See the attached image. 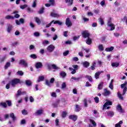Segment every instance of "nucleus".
<instances>
[{
  "instance_id": "72a5a7b5",
  "label": "nucleus",
  "mask_w": 127,
  "mask_h": 127,
  "mask_svg": "<svg viewBox=\"0 0 127 127\" xmlns=\"http://www.w3.org/2000/svg\"><path fill=\"white\" fill-rule=\"evenodd\" d=\"M25 84L26 85H27V86H31V84H32L31 80H26Z\"/></svg>"
},
{
  "instance_id": "bb28decb",
  "label": "nucleus",
  "mask_w": 127,
  "mask_h": 127,
  "mask_svg": "<svg viewBox=\"0 0 127 127\" xmlns=\"http://www.w3.org/2000/svg\"><path fill=\"white\" fill-rule=\"evenodd\" d=\"M42 67V64L41 63H37L36 64V68L38 69L39 68H41Z\"/></svg>"
},
{
  "instance_id": "c03bdc74",
  "label": "nucleus",
  "mask_w": 127,
  "mask_h": 127,
  "mask_svg": "<svg viewBox=\"0 0 127 127\" xmlns=\"http://www.w3.org/2000/svg\"><path fill=\"white\" fill-rule=\"evenodd\" d=\"M0 105L1 107H3V108H6V107L7 106L6 105V103L5 102H1L0 103Z\"/></svg>"
},
{
  "instance_id": "ddd939ff",
  "label": "nucleus",
  "mask_w": 127,
  "mask_h": 127,
  "mask_svg": "<svg viewBox=\"0 0 127 127\" xmlns=\"http://www.w3.org/2000/svg\"><path fill=\"white\" fill-rule=\"evenodd\" d=\"M50 15H51V16H52V17H56L57 18H58L60 17V16H61V15H60L58 13H56L54 12H51Z\"/></svg>"
},
{
  "instance_id": "774afa93",
  "label": "nucleus",
  "mask_w": 127,
  "mask_h": 127,
  "mask_svg": "<svg viewBox=\"0 0 127 127\" xmlns=\"http://www.w3.org/2000/svg\"><path fill=\"white\" fill-rule=\"evenodd\" d=\"M69 54V51H66L63 53L64 56H67Z\"/></svg>"
},
{
  "instance_id": "cd10ccee",
  "label": "nucleus",
  "mask_w": 127,
  "mask_h": 127,
  "mask_svg": "<svg viewBox=\"0 0 127 127\" xmlns=\"http://www.w3.org/2000/svg\"><path fill=\"white\" fill-rule=\"evenodd\" d=\"M52 67L54 70H59V69H60V67H59V66L56 65L55 64H52Z\"/></svg>"
},
{
  "instance_id": "052dcab7",
  "label": "nucleus",
  "mask_w": 127,
  "mask_h": 127,
  "mask_svg": "<svg viewBox=\"0 0 127 127\" xmlns=\"http://www.w3.org/2000/svg\"><path fill=\"white\" fill-rule=\"evenodd\" d=\"M90 123L93 124L94 127L97 126V123L94 121L93 120H90Z\"/></svg>"
},
{
  "instance_id": "680f3d73",
  "label": "nucleus",
  "mask_w": 127,
  "mask_h": 127,
  "mask_svg": "<svg viewBox=\"0 0 127 127\" xmlns=\"http://www.w3.org/2000/svg\"><path fill=\"white\" fill-rule=\"evenodd\" d=\"M8 118H9V114H5L4 115V121L5 120H7V119H8Z\"/></svg>"
},
{
  "instance_id": "37998d69",
  "label": "nucleus",
  "mask_w": 127,
  "mask_h": 127,
  "mask_svg": "<svg viewBox=\"0 0 127 127\" xmlns=\"http://www.w3.org/2000/svg\"><path fill=\"white\" fill-rule=\"evenodd\" d=\"M107 114L109 117H113V116H114V112H113L109 111L108 112Z\"/></svg>"
},
{
  "instance_id": "39448f33",
  "label": "nucleus",
  "mask_w": 127,
  "mask_h": 127,
  "mask_svg": "<svg viewBox=\"0 0 127 127\" xmlns=\"http://www.w3.org/2000/svg\"><path fill=\"white\" fill-rule=\"evenodd\" d=\"M54 81H55V79L54 78H52L50 79V81L48 80H46V85H47V86H48V87H51V86H52V84H53V83H54Z\"/></svg>"
},
{
  "instance_id": "393cba45",
  "label": "nucleus",
  "mask_w": 127,
  "mask_h": 127,
  "mask_svg": "<svg viewBox=\"0 0 127 127\" xmlns=\"http://www.w3.org/2000/svg\"><path fill=\"white\" fill-rule=\"evenodd\" d=\"M113 83H114V79H112V80L109 84V88L111 89V90L114 89V85H113Z\"/></svg>"
},
{
  "instance_id": "8fccbe9b",
  "label": "nucleus",
  "mask_w": 127,
  "mask_h": 127,
  "mask_svg": "<svg viewBox=\"0 0 127 127\" xmlns=\"http://www.w3.org/2000/svg\"><path fill=\"white\" fill-rule=\"evenodd\" d=\"M27 6H28V5L27 4H24V5H22L20 6V8L21 9H24V8H26V7H27Z\"/></svg>"
},
{
  "instance_id": "412c9836",
  "label": "nucleus",
  "mask_w": 127,
  "mask_h": 127,
  "mask_svg": "<svg viewBox=\"0 0 127 127\" xmlns=\"http://www.w3.org/2000/svg\"><path fill=\"white\" fill-rule=\"evenodd\" d=\"M82 65L85 68H88L90 65V63L87 61H85L82 63Z\"/></svg>"
},
{
  "instance_id": "9b49d317",
  "label": "nucleus",
  "mask_w": 127,
  "mask_h": 127,
  "mask_svg": "<svg viewBox=\"0 0 127 127\" xmlns=\"http://www.w3.org/2000/svg\"><path fill=\"white\" fill-rule=\"evenodd\" d=\"M65 24L67 26V27H70V26H72V22H71L69 18H67L66 19Z\"/></svg>"
},
{
  "instance_id": "7ed1b4c3",
  "label": "nucleus",
  "mask_w": 127,
  "mask_h": 127,
  "mask_svg": "<svg viewBox=\"0 0 127 127\" xmlns=\"http://www.w3.org/2000/svg\"><path fill=\"white\" fill-rule=\"evenodd\" d=\"M121 89H123V92L122 95L123 96H125L127 91V82L125 81L124 83L121 84Z\"/></svg>"
},
{
  "instance_id": "e2e57ef3",
  "label": "nucleus",
  "mask_w": 127,
  "mask_h": 127,
  "mask_svg": "<svg viewBox=\"0 0 127 127\" xmlns=\"http://www.w3.org/2000/svg\"><path fill=\"white\" fill-rule=\"evenodd\" d=\"M22 115H27L28 112L27 111L25 110H22Z\"/></svg>"
},
{
  "instance_id": "a211bd4d",
  "label": "nucleus",
  "mask_w": 127,
  "mask_h": 127,
  "mask_svg": "<svg viewBox=\"0 0 127 127\" xmlns=\"http://www.w3.org/2000/svg\"><path fill=\"white\" fill-rule=\"evenodd\" d=\"M73 0H65V3H67L68 6H70L73 4Z\"/></svg>"
},
{
  "instance_id": "f704fd0d",
  "label": "nucleus",
  "mask_w": 127,
  "mask_h": 127,
  "mask_svg": "<svg viewBox=\"0 0 127 127\" xmlns=\"http://www.w3.org/2000/svg\"><path fill=\"white\" fill-rule=\"evenodd\" d=\"M9 116H10V118H11V119H12V121L14 122L16 119L15 116H14V114L11 113Z\"/></svg>"
},
{
  "instance_id": "0eeeda50",
  "label": "nucleus",
  "mask_w": 127,
  "mask_h": 127,
  "mask_svg": "<svg viewBox=\"0 0 127 127\" xmlns=\"http://www.w3.org/2000/svg\"><path fill=\"white\" fill-rule=\"evenodd\" d=\"M43 113H44V110L42 109H39L36 111V112L35 113L34 115L35 116H41V115H43Z\"/></svg>"
},
{
  "instance_id": "6e6d98bb",
  "label": "nucleus",
  "mask_w": 127,
  "mask_h": 127,
  "mask_svg": "<svg viewBox=\"0 0 127 127\" xmlns=\"http://www.w3.org/2000/svg\"><path fill=\"white\" fill-rule=\"evenodd\" d=\"M43 45H47V44H49V41L47 40H45L42 42Z\"/></svg>"
},
{
  "instance_id": "c9c22d12",
  "label": "nucleus",
  "mask_w": 127,
  "mask_h": 127,
  "mask_svg": "<svg viewBox=\"0 0 127 127\" xmlns=\"http://www.w3.org/2000/svg\"><path fill=\"white\" fill-rule=\"evenodd\" d=\"M112 67H118V66H119L120 65V64L119 63H113L112 64H111Z\"/></svg>"
},
{
  "instance_id": "dca6fc26",
  "label": "nucleus",
  "mask_w": 127,
  "mask_h": 127,
  "mask_svg": "<svg viewBox=\"0 0 127 127\" xmlns=\"http://www.w3.org/2000/svg\"><path fill=\"white\" fill-rule=\"evenodd\" d=\"M69 119H70V120H72V121H73L74 122H76V121H77V116L76 115H70L69 116Z\"/></svg>"
},
{
  "instance_id": "a878e982",
  "label": "nucleus",
  "mask_w": 127,
  "mask_h": 127,
  "mask_svg": "<svg viewBox=\"0 0 127 127\" xmlns=\"http://www.w3.org/2000/svg\"><path fill=\"white\" fill-rule=\"evenodd\" d=\"M96 67V62L94 61L92 64V66L90 67L91 70H95Z\"/></svg>"
},
{
  "instance_id": "aec40b11",
  "label": "nucleus",
  "mask_w": 127,
  "mask_h": 127,
  "mask_svg": "<svg viewBox=\"0 0 127 127\" xmlns=\"http://www.w3.org/2000/svg\"><path fill=\"white\" fill-rule=\"evenodd\" d=\"M86 44L88 45H91L92 44V39L91 38H87V40L85 41Z\"/></svg>"
},
{
  "instance_id": "2eb2a0df",
  "label": "nucleus",
  "mask_w": 127,
  "mask_h": 127,
  "mask_svg": "<svg viewBox=\"0 0 127 127\" xmlns=\"http://www.w3.org/2000/svg\"><path fill=\"white\" fill-rule=\"evenodd\" d=\"M108 26L111 27L110 30L111 31H113V30H115V25L113 23H110V22H109V23L108 24Z\"/></svg>"
},
{
  "instance_id": "e433bc0d",
  "label": "nucleus",
  "mask_w": 127,
  "mask_h": 127,
  "mask_svg": "<svg viewBox=\"0 0 127 127\" xmlns=\"http://www.w3.org/2000/svg\"><path fill=\"white\" fill-rule=\"evenodd\" d=\"M60 75L62 77V78H64V77H66V72L64 71H62L60 72Z\"/></svg>"
},
{
  "instance_id": "ea45409f",
  "label": "nucleus",
  "mask_w": 127,
  "mask_h": 127,
  "mask_svg": "<svg viewBox=\"0 0 127 127\" xmlns=\"http://www.w3.org/2000/svg\"><path fill=\"white\" fill-rule=\"evenodd\" d=\"M98 49L99 51H104V46H103V45H99L98 46Z\"/></svg>"
},
{
  "instance_id": "473e14b6",
  "label": "nucleus",
  "mask_w": 127,
  "mask_h": 127,
  "mask_svg": "<svg viewBox=\"0 0 127 127\" xmlns=\"http://www.w3.org/2000/svg\"><path fill=\"white\" fill-rule=\"evenodd\" d=\"M16 75L18 76H23V72H22L21 70L18 71L16 73Z\"/></svg>"
},
{
  "instance_id": "4468645a",
  "label": "nucleus",
  "mask_w": 127,
  "mask_h": 127,
  "mask_svg": "<svg viewBox=\"0 0 127 127\" xmlns=\"http://www.w3.org/2000/svg\"><path fill=\"white\" fill-rule=\"evenodd\" d=\"M15 23L17 25H20V23L23 24V23H24V19H23V18H21L20 19L19 21L18 20H17L15 21Z\"/></svg>"
},
{
  "instance_id": "49530a36",
  "label": "nucleus",
  "mask_w": 127,
  "mask_h": 127,
  "mask_svg": "<svg viewBox=\"0 0 127 127\" xmlns=\"http://www.w3.org/2000/svg\"><path fill=\"white\" fill-rule=\"evenodd\" d=\"M49 2L50 3L51 5H54V4H55V0H49Z\"/></svg>"
},
{
  "instance_id": "f03ea898",
  "label": "nucleus",
  "mask_w": 127,
  "mask_h": 127,
  "mask_svg": "<svg viewBox=\"0 0 127 127\" xmlns=\"http://www.w3.org/2000/svg\"><path fill=\"white\" fill-rule=\"evenodd\" d=\"M113 105V102L111 101H107L104 105H103L102 110L103 111L105 110H109V109H111L110 106H112Z\"/></svg>"
},
{
  "instance_id": "20e7f679",
  "label": "nucleus",
  "mask_w": 127,
  "mask_h": 127,
  "mask_svg": "<svg viewBox=\"0 0 127 127\" xmlns=\"http://www.w3.org/2000/svg\"><path fill=\"white\" fill-rule=\"evenodd\" d=\"M73 68L69 67L68 69L70 71H71V73L74 74L76 73V71L78 69V66L77 64H73L72 65Z\"/></svg>"
},
{
  "instance_id": "09e8293b",
  "label": "nucleus",
  "mask_w": 127,
  "mask_h": 127,
  "mask_svg": "<svg viewBox=\"0 0 127 127\" xmlns=\"http://www.w3.org/2000/svg\"><path fill=\"white\" fill-rule=\"evenodd\" d=\"M86 78L89 80L90 82H93V79H92V77L90 75H86Z\"/></svg>"
},
{
  "instance_id": "864d4df0",
  "label": "nucleus",
  "mask_w": 127,
  "mask_h": 127,
  "mask_svg": "<svg viewBox=\"0 0 127 127\" xmlns=\"http://www.w3.org/2000/svg\"><path fill=\"white\" fill-rule=\"evenodd\" d=\"M5 59H6V56H5L3 57L2 58L0 59V63L3 62V61H4V60H5Z\"/></svg>"
},
{
  "instance_id": "6ab92c4d",
  "label": "nucleus",
  "mask_w": 127,
  "mask_h": 127,
  "mask_svg": "<svg viewBox=\"0 0 127 127\" xmlns=\"http://www.w3.org/2000/svg\"><path fill=\"white\" fill-rule=\"evenodd\" d=\"M104 96H107L111 95V91L107 90V89H104V92L103 93Z\"/></svg>"
},
{
  "instance_id": "4be33fe9",
  "label": "nucleus",
  "mask_w": 127,
  "mask_h": 127,
  "mask_svg": "<svg viewBox=\"0 0 127 127\" xmlns=\"http://www.w3.org/2000/svg\"><path fill=\"white\" fill-rule=\"evenodd\" d=\"M101 73H104V71H101L100 72H97L95 74V78L96 79H99V77L100 76V75H101Z\"/></svg>"
},
{
  "instance_id": "5fc2aeb1",
  "label": "nucleus",
  "mask_w": 127,
  "mask_h": 127,
  "mask_svg": "<svg viewBox=\"0 0 127 127\" xmlns=\"http://www.w3.org/2000/svg\"><path fill=\"white\" fill-rule=\"evenodd\" d=\"M30 57L32 59H36L37 58V56L35 54H32L30 56Z\"/></svg>"
},
{
  "instance_id": "2f4dec72",
  "label": "nucleus",
  "mask_w": 127,
  "mask_h": 127,
  "mask_svg": "<svg viewBox=\"0 0 127 127\" xmlns=\"http://www.w3.org/2000/svg\"><path fill=\"white\" fill-rule=\"evenodd\" d=\"M103 86H104V83L101 82L98 86V90H102L103 89Z\"/></svg>"
},
{
  "instance_id": "b1692460",
  "label": "nucleus",
  "mask_w": 127,
  "mask_h": 127,
  "mask_svg": "<svg viewBox=\"0 0 127 127\" xmlns=\"http://www.w3.org/2000/svg\"><path fill=\"white\" fill-rule=\"evenodd\" d=\"M23 92H21V89H20L18 90L17 93L16 94V97H19L20 95H24Z\"/></svg>"
},
{
  "instance_id": "5701e85b",
  "label": "nucleus",
  "mask_w": 127,
  "mask_h": 127,
  "mask_svg": "<svg viewBox=\"0 0 127 127\" xmlns=\"http://www.w3.org/2000/svg\"><path fill=\"white\" fill-rule=\"evenodd\" d=\"M45 78V77H44V76H39L38 79L37 80V82L38 83H39V82H41V81H43V80H44Z\"/></svg>"
},
{
  "instance_id": "13d9d810",
  "label": "nucleus",
  "mask_w": 127,
  "mask_h": 127,
  "mask_svg": "<svg viewBox=\"0 0 127 127\" xmlns=\"http://www.w3.org/2000/svg\"><path fill=\"white\" fill-rule=\"evenodd\" d=\"M10 63L8 62V63H7L5 65L4 68H5V69H7V68H8V67H10Z\"/></svg>"
},
{
  "instance_id": "4c0bfd02",
  "label": "nucleus",
  "mask_w": 127,
  "mask_h": 127,
  "mask_svg": "<svg viewBox=\"0 0 127 127\" xmlns=\"http://www.w3.org/2000/svg\"><path fill=\"white\" fill-rule=\"evenodd\" d=\"M79 111H81V107L78 105H75V112H79Z\"/></svg>"
},
{
  "instance_id": "a18cd8bd",
  "label": "nucleus",
  "mask_w": 127,
  "mask_h": 127,
  "mask_svg": "<svg viewBox=\"0 0 127 127\" xmlns=\"http://www.w3.org/2000/svg\"><path fill=\"white\" fill-rule=\"evenodd\" d=\"M35 20H36V22H37V23L38 24H40V23H41V21L40 20V19L38 17H36L35 18Z\"/></svg>"
},
{
  "instance_id": "58836bf2",
  "label": "nucleus",
  "mask_w": 127,
  "mask_h": 127,
  "mask_svg": "<svg viewBox=\"0 0 127 127\" xmlns=\"http://www.w3.org/2000/svg\"><path fill=\"white\" fill-rule=\"evenodd\" d=\"M54 24H59V25H62V22L59 20H56L54 21Z\"/></svg>"
},
{
  "instance_id": "f257e3e1",
  "label": "nucleus",
  "mask_w": 127,
  "mask_h": 127,
  "mask_svg": "<svg viewBox=\"0 0 127 127\" xmlns=\"http://www.w3.org/2000/svg\"><path fill=\"white\" fill-rule=\"evenodd\" d=\"M19 83L20 84H21V83H23V81H20V80L18 78H15L14 79H12L9 83L11 84V86L12 87H15V85H17Z\"/></svg>"
},
{
  "instance_id": "79ce46f5",
  "label": "nucleus",
  "mask_w": 127,
  "mask_h": 127,
  "mask_svg": "<svg viewBox=\"0 0 127 127\" xmlns=\"http://www.w3.org/2000/svg\"><path fill=\"white\" fill-rule=\"evenodd\" d=\"M5 18L6 19H13V18H14V17L10 15H7L5 16Z\"/></svg>"
},
{
  "instance_id": "9d476101",
  "label": "nucleus",
  "mask_w": 127,
  "mask_h": 127,
  "mask_svg": "<svg viewBox=\"0 0 127 127\" xmlns=\"http://www.w3.org/2000/svg\"><path fill=\"white\" fill-rule=\"evenodd\" d=\"M116 110H117L118 112L121 113V114L125 113V110L123 109L122 106H121L120 104H119L116 107Z\"/></svg>"
},
{
  "instance_id": "7c9ffc66",
  "label": "nucleus",
  "mask_w": 127,
  "mask_h": 127,
  "mask_svg": "<svg viewBox=\"0 0 127 127\" xmlns=\"http://www.w3.org/2000/svg\"><path fill=\"white\" fill-rule=\"evenodd\" d=\"M114 50V47H111L110 48H107L105 49V51L107 52H110L111 51H113Z\"/></svg>"
},
{
  "instance_id": "c85d7f7f",
  "label": "nucleus",
  "mask_w": 127,
  "mask_h": 127,
  "mask_svg": "<svg viewBox=\"0 0 127 127\" xmlns=\"http://www.w3.org/2000/svg\"><path fill=\"white\" fill-rule=\"evenodd\" d=\"M123 125V121H120L118 123L116 124L115 126V127H121Z\"/></svg>"
},
{
  "instance_id": "338daca9",
  "label": "nucleus",
  "mask_w": 127,
  "mask_h": 127,
  "mask_svg": "<svg viewBox=\"0 0 127 127\" xmlns=\"http://www.w3.org/2000/svg\"><path fill=\"white\" fill-rule=\"evenodd\" d=\"M94 101H95V103H96V104H98V103H99V97H95L94 98Z\"/></svg>"
},
{
  "instance_id": "423d86ee",
  "label": "nucleus",
  "mask_w": 127,
  "mask_h": 127,
  "mask_svg": "<svg viewBox=\"0 0 127 127\" xmlns=\"http://www.w3.org/2000/svg\"><path fill=\"white\" fill-rule=\"evenodd\" d=\"M55 49V46H54L53 45H50L47 48V50L48 52H50V53H51V52H53Z\"/></svg>"
},
{
  "instance_id": "6e6552de",
  "label": "nucleus",
  "mask_w": 127,
  "mask_h": 127,
  "mask_svg": "<svg viewBox=\"0 0 127 127\" xmlns=\"http://www.w3.org/2000/svg\"><path fill=\"white\" fill-rule=\"evenodd\" d=\"M19 64H20V65L24 66V67H27V66H28L27 63H26V61H25V60H24V59L21 60L19 61Z\"/></svg>"
},
{
  "instance_id": "3c124183",
  "label": "nucleus",
  "mask_w": 127,
  "mask_h": 127,
  "mask_svg": "<svg viewBox=\"0 0 127 127\" xmlns=\"http://www.w3.org/2000/svg\"><path fill=\"white\" fill-rule=\"evenodd\" d=\"M55 124L56 127H59V119L57 118L55 120Z\"/></svg>"
},
{
  "instance_id": "bf43d9fd",
  "label": "nucleus",
  "mask_w": 127,
  "mask_h": 127,
  "mask_svg": "<svg viewBox=\"0 0 127 127\" xmlns=\"http://www.w3.org/2000/svg\"><path fill=\"white\" fill-rule=\"evenodd\" d=\"M93 115L94 117H98L99 116V113H98V112H97V110H94L93 112Z\"/></svg>"
},
{
  "instance_id": "0e129e2a",
  "label": "nucleus",
  "mask_w": 127,
  "mask_h": 127,
  "mask_svg": "<svg viewBox=\"0 0 127 127\" xmlns=\"http://www.w3.org/2000/svg\"><path fill=\"white\" fill-rule=\"evenodd\" d=\"M36 0H34L33 2L32 7H36Z\"/></svg>"
},
{
  "instance_id": "f8f14e48",
  "label": "nucleus",
  "mask_w": 127,
  "mask_h": 127,
  "mask_svg": "<svg viewBox=\"0 0 127 127\" xmlns=\"http://www.w3.org/2000/svg\"><path fill=\"white\" fill-rule=\"evenodd\" d=\"M82 36L84 38H89L90 37V33L88 31H85L83 32Z\"/></svg>"
},
{
  "instance_id": "f3484780",
  "label": "nucleus",
  "mask_w": 127,
  "mask_h": 127,
  "mask_svg": "<svg viewBox=\"0 0 127 127\" xmlns=\"http://www.w3.org/2000/svg\"><path fill=\"white\" fill-rule=\"evenodd\" d=\"M87 102H89V103H91V101H90V100H88L87 98H85L83 100V104H84V106L85 107H88V103Z\"/></svg>"
},
{
  "instance_id": "69168bd1",
  "label": "nucleus",
  "mask_w": 127,
  "mask_h": 127,
  "mask_svg": "<svg viewBox=\"0 0 127 127\" xmlns=\"http://www.w3.org/2000/svg\"><path fill=\"white\" fill-rule=\"evenodd\" d=\"M99 22L101 25H103L105 23L104 22V20L102 18L99 19Z\"/></svg>"
},
{
  "instance_id": "c756f323",
  "label": "nucleus",
  "mask_w": 127,
  "mask_h": 127,
  "mask_svg": "<svg viewBox=\"0 0 127 127\" xmlns=\"http://www.w3.org/2000/svg\"><path fill=\"white\" fill-rule=\"evenodd\" d=\"M38 13H39V14H42V13H44V7H42L40 10L38 11Z\"/></svg>"
},
{
  "instance_id": "1a4fd4ad",
  "label": "nucleus",
  "mask_w": 127,
  "mask_h": 127,
  "mask_svg": "<svg viewBox=\"0 0 127 127\" xmlns=\"http://www.w3.org/2000/svg\"><path fill=\"white\" fill-rule=\"evenodd\" d=\"M12 28H13V26H12V25L11 24H8L7 26V32L8 33H11V31H12Z\"/></svg>"
},
{
  "instance_id": "603ef678",
  "label": "nucleus",
  "mask_w": 127,
  "mask_h": 127,
  "mask_svg": "<svg viewBox=\"0 0 127 127\" xmlns=\"http://www.w3.org/2000/svg\"><path fill=\"white\" fill-rule=\"evenodd\" d=\"M118 96L120 100H124V97H123V96H122V94L121 93H120V92L118 93Z\"/></svg>"
},
{
  "instance_id": "4d7b16f0",
  "label": "nucleus",
  "mask_w": 127,
  "mask_h": 127,
  "mask_svg": "<svg viewBox=\"0 0 127 127\" xmlns=\"http://www.w3.org/2000/svg\"><path fill=\"white\" fill-rule=\"evenodd\" d=\"M34 35L35 37H38V36H40V33L38 32H35L34 33Z\"/></svg>"
},
{
  "instance_id": "de8ad7c7",
  "label": "nucleus",
  "mask_w": 127,
  "mask_h": 127,
  "mask_svg": "<svg viewBox=\"0 0 127 127\" xmlns=\"http://www.w3.org/2000/svg\"><path fill=\"white\" fill-rule=\"evenodd\" d=\"M79 78H77V77H72L70 79V81H73V80L74 81H78V80H79Z\"/></svg>"
},
{
  "instance_id": "a19ab883",
  "label": "nucleus",
  "mask_w": 127,
  "mask_h": 127,
  "mask_svg": "<svg viewBox=\"0 0 127 127\" xmlns=\"http://www.w3.org/2000/svg\"><path fill=\"white\" fill-rule=\"evenodd\" d=\"M67 112L66 111H63L62 114V118H66V116H67Z\"/></svg>"
}]
</instances>
